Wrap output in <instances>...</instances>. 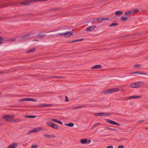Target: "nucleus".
<instances>
[{"instance_id":"nucleus-1","label":"nucleus","mask_w":148,"mask_h":148,"mask_svg":"<svg viewBox=\"0 0 148 148\" xmlns=\"http://www.w3.org/2000/svg\"><path fill=\"white\" fill-rule=\"evenodd\" d=\"M14 116V115L11 114L3 116L2 118L5 121L7 122H12Z\"/></svg>"},{"instance_id":"nucleus-2","label":"nucleus","mask_w":148,"mask_h":148,"mask_svg":"<svg viewBox=\"0 0 148 148\" xmlns=\"http://www.w3.org/2000/svg\"><path fill=\"white\" fill-rule=\"evenodd\" d=\"M144 83L142 82H135L130 84V87L133 88H139L143 85Z\"/></svg>"},{"instance_id":"nucleus-3","label":"nucleus","mask_w":148,"mask_h":148,"mask_svg":"<svg viewBox=\"0 0 148 148\" xmlns=\"http://www.w3.org/2000/svg\"><path fill=\"white\" fill-rule=\"evenodd\" d=\"M119 89L118 88L108 89L104 91V93L105 94H109L117 92L119 91Z\"/></svg>"},{"instance_id":"nucleus-4","label":"nucleus","mask_w":148,"mask_h":148,"mask_svg":"<svg viewBox=\"0 0 148 148\" xmlns=\"http://www.w3.org/2000/svg\"><path fill=\"white\" fill-rule=\"evenodd\" d=\"M73 34L72 32H66L63 33H59L58 35H64L66 37H69Z\"/></svg>"},{"instance_id":"nucleus-5","label":"nucleus","mask_w":148,"mask_h":148,"mask_svg":"<svg viewBox=\"0 0 148 148\" xmlns=\"http://www.w3.org/2000/svg\"><path fill=\"white\" fill-rule=\"evenodd\" d=\"M90 140H88L86 138L82 139L80 141V142L83 144H89L90 143Z\"/></svg>"},{"instance_id":"nucleus-6","label":"nucleus","mask_w":148,"mask_h":148,"mask_svg":"<svg viewBox=\"0 0 148 148\" xmlns=\"http://www.w3.org/2000/svg\"><path fill=\"white\" fill-rule=\"evenodd\" d=\"M36 99H34L33 98H26L23 99H20L19 100V101H32L36 102L37 101Z\"/></svg>"},{"instance_id":"nucleus-7","label":"nucleus","mask_w":148,"mask_h":148,"mask_svg":"<svg viewBox=\"0 0 148 148\" xmlns=\"http://www.w3.org/2000/svg\"><path fill=\"white\" fill-rule=\"evenodd\" d=\"M38 107L42 108L46 107H51L53 106L52 104H45L41 103L37 105Z\"/></svg>"},{"instance_id":"nucleus-8","label":"nucleus","mask_w":148,"mask_h":148,"mask_svg":"<svg viewBox=\"0 0 148 148\" xmlns=\"http://www.w3.org/2000/svg\"><path fill=\"white\" fill-rule=\"evenodd\" d=\"M96 28V26L95 25H91L86 29V30L87 32L92 31Z\"/></svg>"},{"instance_id":"nucleus-9","label":"nucleus","mask_w":148,"mask_h":148,"mask_svg":"<svg viewBox=\"0 0 148 148\" xmlns=\"http://www.w3.org/2000/svg\"><path fill=\"white\" fill-rule=\"evenodd\" d=\"M106 121L108 123H110L111 124H112L113 125H117L119 126L120 125L117 123L115 121H112L110 119H106Z\"/></svg>"},{"instance_id":"nucleus-10","label":"nucleus","mask_w":148,"mask_h":148,"mask_svg":"<svg viewBox=\"0 0 148 148\" xmlns=\"http://www.w3.org/2000/svg\"><path fill=\"white\" fill-rule=\"evenodd\" d=\"M17 146V143H12L8 145V148H15Z\"/></svg>"},{"instance_id":"nucleus-11","label":"nucleus","mask_w":148,"mask_h":148,"mask_svg":"<svg viewBox=\"0 0 148 148\" xmlns=\"http://www.w3.org/2000/svg\"><path fill=\"white\" fill-rule=\"evenodd\" d=\"M102 66L100 65H96L93 66L92 68V69H100L102 68Z\"/></svg>"},{"instance_id":"nucleus-12","label":"nucleus","mask_w":148,"mask_h":148,"mask_svg":"<svg viewBox=\"0 0 148 148\" xmlns=\"http://www.w3.org/2000/svg\"><path fill=\"white\" fill-rule=\"evenodd\" d=\"M139 11L137 9H135L130 10V14H133L135 13H136Z\"/></svg>"},{"instance_id":"nucleus-13","label":"nucleus","mask_w":148,"mask_h":148,"mask_svg":"<svg viewBox=\"0 0 148 148\" xmlns=\"http://www.w3.org/2000/svg\"><path fill=\"white\" fill-rule=\"evenodd\" d=\"M44 137H48L49 138H52L55 137L56 136L55 135H49L48 134H45L43 135Z\"/></svg>"},{"instance_id":"nucleus-14","label":"nucleus","mask_w":148,"mask_h":148,"mask_svg":"<svg viewBox=\"0 0 148 148\" xmlns=\"http://www.w3.org/2000/svg\"><path fill=\"white\" fill-rule=\"evenodd\" d=\"M142 97V96H130V99H136L141 98Z\"/></svg>"},{"instance_id":"nucleus-15","label":"nucleus","mask_w":148,"mask_h":148,"mask_svg":"<svg viewBox=\"0 0 148 148\" xmlns=\"http://www.w3.org/2000/svg\"><path fill=\"white\" fill-rule=\"evenodd\" d=\"M111 115L110 114H106L104 113H100V116H110Z\"/></svg>"},{"instance_id":"nucleus-16","label":"nucleus","mask_w":148,"mask_h":148,"mask_svg":"<svg viewBox=\"0 0 148 148\" xmlns=\"http://www.w3.org/2000/svg\"><path fill=\"white\" fill-rule=\"evenodd\" d=\"M42 129V127H38L36 128H35L33 130L34 132H38L40 131Z\"/></svg>"},{"instance_id":"nucleus-17","label":"nucleus","mask_w":148,"mask_h":148,"mask_svg":"<svg viewBox=\"0 0 148 148\" xmlns=\"http://www.w3.org/2000/svg\"><path fill=\"white\" fill-rule=\"evenodd\" d=\"M134 74H139L143 75H147V74L145 73H142L140 72H134L130 74V76H132V75Z\"/></svg>"},{"instance_id":"nucleus-18","label":"nucleus","mask_w":148,"mask_h":148,"mask_svg":"<svg viewBox=\"0 0 148 148\" xmlns=\"http://www.w3.org/2000/svg\"><path fill=\"white\" fill-rule=\"evenodd\" d=\"M52 127L55 129H58V126L56 124L52 123L51 125V126Z\"/></svg>"},{"instance_id":"nucleus-19","label":"nucleus","mask_w":148,"mask_h":148,"mask_svg":"<svg viewBox=\"0 0 148 148\" xmlns=\"http://www.w3.org/2000/svg\"><path fill=\"white\" fill-rule=\"evenodd\" d=\"M100 125V123H96L93 125L91 127V129L93 130L96 127L99 126Z\"/></svg>"},{"instance_id":"nucleus-20","label":"nucleus","mask_w":148,"mask_h":148,"mask_svg":"<svg viewBox=\"0 0 148 148\" xmlns=\"http://www.w3.org/2000/svg\"><path fill=\"white\" fill-rule=\"evenodd\" d=\"M123 13V12L122 11L119 10L116 11L115 12V14L116 15L119 16L121 14Z\"/></svg>"},{"instance_id":"nucleus-21","label":"nucleus","mask_w":148,"mask_h":148,"mask_svg":"<svg viewBox=\"0 0 148 148\" xmlns=\"http://www.w3.org/2000/svg\"><path fill=\"white\" fill-rule=\"evenodd\" d=\"M128 18V16H126L125 17H122L120 18L121 20L123 21H125L127 20Z\"/></svg>"},{"instance_id":"nucleus-22","label":"nucleus","mask_w":148,"mask_h":148,"mask_svg":"<svg viewBox=\"0 0 148 148\" xmlns=\"http://www.w3.org/2000/svg\"><path fill=\"white\" fill-rule=\"evenodd\" d=\"M84 40V39H77V40H75L72 41H70L69 42H70V43H73V42H78V41H82V40Z\"/></svg>"},{"instance_id":"nucleus-23","label":"nucleus","mask_w":148,"mask_h":148,"mask_svg":"<svg viewBox=\"0 0 148 148\" xmlns=\"http://www.w3.org/2000/svg\"><path fill=\"white\" fill-rule=\"evenodd\" d=\"M21 119H13V121L12 122H18L21 121Z\"/></svg>"},{"instance_id":"nucleus-24","label":"nucleus","mask_w":148,"mask_h":148,"mask_svg":"<svg viewBox=\"0 0 148 148\" xmlns=\"http://www.w3.org/2000/svg\"><path fill=\"white\" fill-rule=\"evenodd\" d=\"M21 4L25 5H27L29 4V2L27 1H27L26 2H21Z\"/></svg>"},{"instance_id":"nucleus-25","label":"nucleus","mask_w":148,"mask_h":148,"mask_svg":"<svg viewBox=\"0 0 148 148\" xmlns=\"http://www.w3.org/2000/svg\"><path fill=\"white\" fill-rule=\"evenodd\" d=\"M35 50L36 49L35 48H33V49L29 50L27 51L26 53H32V52H34L35 51Z\"/></svg>"},{"instance_id":"nucleus-26","label":"nucleus","mask_w":148,"mask_h":148,"mask_svg":"<svg viewBox=\"0 0 148 148\" xmlns=\"http://www.w3.org/2000/svg\"><path fill=\"white\" fill-rule=\"evenodd\" d=\"M65 125L71 127H73L74 126V124L72 123H70L68 124H65Z\"/></svg>"},{"instance_id":"nucleus-27","label":"nucleus","mask_w":148,"mask_h":148,"mask_svg":"<svg viewBox=\"0 0 148 148\" xmlns=\"http://www.w3.org/2000/svg\"><path fill=\"white\" fill-rule=\"evenodd\" d=\"M25 117L26 118H34L36 117V116H27L26 115L25 116Z\"/></svg>"},{"instance_id":"nucleus-28","label":"nucleus","mask_w":148,"mask_h":148,"mask_svg":"<svg viewBox=\"0 0 148 148\" xmlns=\"http://www.w3.org/2000/svg\"><path fill=\"white\" fill-rule=\"evenodd\" d=\"M28 2L29 3L31 2H34L38 1V0H27Z\"/></svg>"},{"instance_id":"nucleus-29","label":"nucleus","mask_w":148,"mask_h":148,"mask_svg":"<svg viewBox=\"0 0 148 148\" xmlns=\"http://www.w3.org/2000/svg\"><path fill=\"white\" fill-rule=\"evenodd\" d=\"M118 25V24L117 23H113L111 25H110L109 26V27H114Z\"/></svg>"},{"instance_id":"nucleus-30","label":"nucleus","mask_w":148,"mask_h":148,"mask_svg":"<svg viewBox=\"0 0 148 148\" xmlns=\"http://www.w3.org/2000/svg\"><path fill=\"white\" fill-rule=\"evenodd\" d=\"M45 35L41 34H39L38 35V37L39 38H41L45 36Z\"/></svg>"},{"instance_id":"nucleus-31","label":"nucleus","mask_w":148,"mask_h":148,"mask_svg":"<svg viewBox=\"0 0 148 148\" xmlns=\"http://www.w3.org/2000/svg\"><path fill=\"white\" fill-rule=\"evenodd\" d=\"M4 40V38L1 36H0V44L2 43Z\"/></svg>"},{"instance_id":"nucleus-32","label":"nucleus","mask_w":148,"mask_h":148,"mask_svg":"<svg viewBox=\"0 0 148 148\" xmlns=\"http://www.w3.org/2000/svg\"><path fill=\"white\" fill-rule=\"evenodd\" d=\"M84 106H76L74 107L73 108V109H78L81 108H82L83 107H84Z\"/></svg>"},{"instance_id":"nucleus-33","label":"nucleus","mask_w":148,"mask_h":148,"mask_svg":"<svg viewBox=\"0 0 148 148\" xmlns=\"http://www.w3.org/2000/svg\"><path fill=\"white\" fill-rule=\"evenodd\" d=\"M52 123V122H49V121H47V122L46 125H47L48 126H51V124Z\"/></svg>"},{"instance_id":"nucleus-34","label":"nucleus","mask_w":148,"mask_h":148,"mask_svg":"<svg viewBox=\"0 0 148 148\" xmlns=\"http://www.w3.org/2000/svg\"><path fill=\"white\" fill-rule=\"evenodd\" d=\"M134 66L135 68H139L140 67V65L139 64H137L135 65Z\"/></svg>"},{"instance_id":"nucleus-35","label":"nucleus","mask_w":148,"mask_h":148,"mask_svg":"<svg viewBox=\"0 0 148 148\" xmlns=\"http://www.w3.org/2000/svg\"><path fill=\"white\" fill-rule=\"evenodd\" d=\"M109 20V18H102L101 20L102 21H105L106 20Z\"/></svg>"},{"instance_id":"nucleus-36","label":"nucleus","mask_w":148,"mask_h":148,"mask_svg":"<svg viewBox=\"0 0 148 148\" xmlns=\"http://www.w3.org/2000/svg\"><path fill=\"white\" fill-rule=\"evenodd\" d=\"M33 132H34V131H33V130H32L30 131H29L27 132V134L28 135V134H30L31 133H32Z\"/></svg>"},{"instance_id":"nucleus-37","label":"nucleus","mask_w":148,"mask_h":148,"mask_svg":"<svg viewBox=\"0 0 148 148\" xmlns=\"http://www.w3.org/2000/svg\"><path fill=\"white\" fill-rule=\"evenodd\" d=\"M37 146L36 145H33L31 146V148H36Z\"/></svg>"},{"instance_id":"nucleus-38","label":"nucleus","mask_w":148,"mask_h":148,"mask_svg":"<svg viewBox=\"0 0 148 148\" xmlns=\"http://www.w3.org/2000/svg\"><path fill=\"white\" fill-rule=\"evenodd\" d=\"M51 120L53 121H54V122H57V120H56V119H51Z\"/></svg>"},{"instance_id":"nucleus-39","label":"nucleus","mask_w":148,"mask_h":148,"mask_svg":"<svg viewBox=\"0 0 148 148\" xmlns=\"http://www.w3.org/2000/svg\"><path fill=\"white\" fill-rule=\"evenodd\" d=\"M94 115L96 116H100V113H95L94 114Z\"/></svg>"},{"instance_id":"nucleus-40","label":"nucleus","mask_w":148,"mask_h":148,"mask_svg":"<svg viewBox=\"0 0 148 148\" xmlns=\"http://www.w3.org/2000/svg\"><path fill=\"white\" fill-rule=\"evenodd\" d=\"M102 18H98L96 19V20L98 21H102Z\"/></svg>"},{"instance_id":"nucleus-41","label":"nucleus","mask_w":148,"mask_h":148,"mask_svg":"<svg viewBox=\"0 0 148 148\" xmlns=\"http://www.w3.org/2000/svg\"><path fill=\"white\" fill-rule=\"evenodd\" d=\"M118 148H124V147L122 145H119L118 146Z\"/></svg>"},{"instance_id":"nucleus-42","label":"nucleus","mask_w":148,"mask_h":148,"mask_svg":"<svg viewBox=\"0 0 148 148\" xmlns=\"http://www.w3.org/2000/svg\"><path fill=\"white\" fill-rule=\"evenodd\" d=\"M126 15H130V11L126 12L125 13Z\"/></svg>"},{"instance_id":"nucleus-43","label":"nucleus","mask_w":148,"mask_h":148,"mask_svg":"<svg viewBox=\"0 0 148 148\" xmlns=\"http://www.w3.org/2000/svg\"><path fill=\"white\" fill-rule=\"evenodd\" d=\"M113 147L111 145L107 146L106 148H113Z\"/></svg>"},{"instance_id":"nucleus-44","label":"nucleus","mask_w":148,"mask_h":148,"mask_svg":"<svg viewBox=\"0 0 148 148\" xmlns=\"http://www.w3.org/2000/svg\"><path fill=\"white\" fill-rule=\"evenodd\" d=\"M107 128L109 130H115L114 129L112 128H111L107 127Z\"/></svg>"},{"instance_id":"nucleus-45","label":"nucleus","mask_w":148,"mask_h":148,"mask_svg":"<svg viewBox=\"0 0 148 148\" xmlns=\"http://www.w3.org/2000/svg\"><path fill=\"white\" fill-rule=\"evenodd\" d=\"M57 123H58L60 124L61 125H62V123L60 121H59L58 120Z\"/></svg>"},{"instance_id":"nucleus-46","label":"nucleus","mask_w":148,"mask_h":148,"mask_svg":"<svg viewBox=\"0 0 148 148\" xmlns=\"http://www.w3.org/2000/svg\"><path fill=\"white\" fill-rule=\"evenodd\" d=\"M27 36H23L22 37V38L23 39H24L25 38H26V37H27Z\"/></svg>"},{"instance_id":"nucleus-47","label":"nucleus","mask_w":148,"mask_h":148,"mask_svg":"<svg viewBox=\"0 0 148 148\" xmlns=\"http://www.w3.org/2000/svg\"><path fill=\"white\" fill-rule=\"evenodd\" d=\"M66 97V101H69V99H68V98L67 96L65 97Z\"/></svg>"},{"instance_id":"nucleus-48","label":"nucleus","mask_w":148,"mask_h":148,"mask_svg":"<svg viewBox=\"0 0 148 148\" xmlns=\"http://www.w3.org/2000/svg\"><path fill=\"white\" fill-rule=\"evenodd\" d=\"M57 78H64V77H62V76L58 77H57Z\"/></svg>"},{"instance_id":"nucleus-49","label":"nucleus","mask_w":148,"mask_h":148,"mask_svg":"<svg viewBox=\"0 0 148 148\" xmlns=\"http://www.w3.org/2000/svg\"><path fill=\"white\" fill-rule=\"evenodd\" d=\"M145 121V120H142L140 121H139L138 122V123H142V122H144Z\"/></svg>"},{"instance_id":"nucleus-50","label":"nucleus","mask_w":148,"mask_h":148,"mask_svg":"<svg viewBox=\"0 0 148 148\" xmlns=\"http://www.w3.org/2000/svg\"><path fill=\"white\" fill-rule=\"evenodd\" d=\"M15 40V39L14 38H12L10 39V41H13Z\"/></svg>"},{"instance_id":"nucleus-51","label":"nucleus","mask_w":148,"mask_h":148,"mask_svg":"<svg viewBox=\"0 0 148 148\" xmlns=\"http://www.w3.org/2000/svg\"><path fill=\"white\" fill-rule=\"evenodd\" d=\"M57 9L56 8H53V9H51V11H53V10H56Z\"/></svg>"},{"instance_id":"nucleus-52","label":"nucleus","mask_w":148,"mask_h":148,"mask_svg":"<svg viewBox=\"0 0 148 148\" xmlns=\"http://www.w3.org/2000/svg\"><path fill=\"white\" fill-rule=\"evenodd\" d=\"M57 76H55L52 77V78H57Z\"/></svg>"},{"instance_id":"nucleus-53","label":"nucleus","mask_w":148,"mask_h":148,"mask_svg":"<svg viewBox=\"0 0 148 148\" xmlns=\"http://www.w3.org/2000/svg\"><path fill=\"white\" fill-rule=\"evenodd\" d=\"M47 0H38V1H47Z\"/></svg>"},{"instance_id":"nucleus-54","label":"nucleus","mask_w":148,"mask_h":148,"mask_svg":"<svg viewBox=\"0 0 148 148\" xmlns=\"http://www.w3.org/2000/svg\"><path fill=\"white\" fill-rule=\"evenodd\" d=\"M145 129L147 130H148V127H146Z\"/></svg>"},{"instance_id":"nucleus-55","label":"nucleus","mask_w":148,"mask_h":148,"mask_svg":"<svg viewBox=\"0 0 148 148\" xmlns=\"http://www.w3.org/2000/svg\"><path fill=\"white\" fill-rule=\"evenodd\" d=\"M1 19H1V18H0V20H1Z\"/></svg>"},{"instance_id":"nucleus-56","label":"nucleus","mask_w":148,"mask_h":148,"mask_svg":"<svg viewBox=\"0 0 148 148\" xmlns=\"http://www.w3.org/2000/svg\"><path fill=\"white\" fill-rule=\"evenodd\" d=\"M1 94V93H0V95Z\"/></svg>"}]
</instances>
